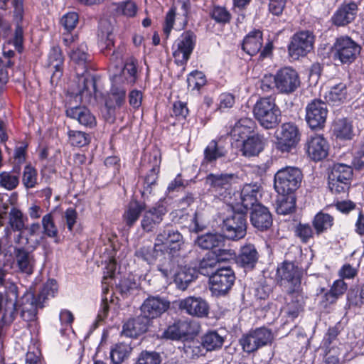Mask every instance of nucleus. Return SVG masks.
I'll list each match as a JSON object with an SVG mask.
<instances>
[{"mask_svg":"<svg viewBox=\"0 0 364 364\" xmlns=\"http://www.w3.org/2000/svg\"><path fill=\"white\" fill-rule=\"evenodd\" d=\"M178 307L182 311L196 318H205L209 314L208 303L200 296H188L178 301Z\"/></svg>","mask_w":364,"mask_h":364,"instance_id":"4be33fe9","label":"nucleus"},{"mask_svg":"<svg viewBox=\"0 0 364 364\" xmlns=\"http://www.w3.org/2000/svg\"><path fill=\"white\" fill-rule=\"evenodd\" d=\"M160 354L156 351L142 350L136 359L134 364H160Z\"/></svg>","mask_w":364,"mask_h":364,"instance_id":"338daca9","label":"nucleus"},{"mask_svg":"<svg viewBox=\"0 0 364 364\" xmlns=\"http://www.w3.org/2000/svg\"><path fill=\"white\" fill-rule=\"evenodd\" d=\"M224 241L223 236L218 233H206L197 237L196 242L204 250H210L218 247Z\"/></svg>","mask_w":364,"mask_h":364,"instance_id":"8fccbe9b","label":"nucleus"},{"mask_svg":"<svg viewBox=\"0 0 364 364\" xmlns=\"http://www.w3.org/2000/svg\"><path fill=\"white\" fill-rule=\"evenodd\" d=\"M235 274L230 267H218L209 278L211 289L218 294L225 295L233 286L235 281Z\"/></svg>","mask_w":364,"mask_h":364,"instance_id":"a211bd4d","label":"nucleus"},{"mask_svg":"<svg viewBox=\"0 0 364 364\" xmlns=\"http://www.w3.org/2000/svg\"><path fill=\"white\" fill-rule=\"evenodd\" d=\"M340 330L337 326H331L328 328L321 341V347L326 354L329 353L333 348L332 344L338 341Z\"/></svg>","mask_w":364,"mask_h":364,"instance_id":"680f3d73","label":"nucleus"},{"mask_svg":"<svg viewBox=\"0 0 364 364\" xmlns=\"http://www.w3.org/2000/svg\"><path fill=\"white\" fill-rule=\"evenodd\" d=\"M218 105L216 111L223 112L232 108L236 102L235 95L231 92H222L218 97Z\"/></svg>","mask_w":364,"mask_h":364,"instance_id":"69168bd1","label":"nucleus"},{"mask_svg":"<svg viewBox=\"0 0 364 364\" xmlns=\"http://www.w3.org/2000/svg\"><path fill=\"white\" fill-rule=\"evenodd\" d=\"M199 328V325L194 321L179 319L167 326L162 333V338L172 341H187L198 333Z\"/></svg>","mask_w":364,"mask_h":364,"instance_id":"9d476101","label":"nucleus"},{"mask_svg":"<svg viewBox=\"0 0 364 364\" xmlns=\"http://www.w3.org/2000/svg\"><path fill=\"white\" fill-rule=\"evenodd\" d=\"M315 36L309 31H301L295 33L291 38L288 46L289 55L294 60L305 57L314 49Z\"/></svg>","mask_w":364,"mask_h":364,"instance_id":"ddd939ff","label":"nucleus"},{"mask_svg":"<svg viewBox=\"0 0 364 364\" xmlns=\"http://www.w3.org/2000/svg\"><path fill=\"white\" fill-rule=\"evenodd\" d=\"M179 266L180 265L178 264V262H176L174 258V255H172V258L159 264L157 269L161 273L164 278L169 279L172 277L173 274L177 269V267Z\"/></svg>","mask_w":364,"mask_h":364,"instance_id":"0e129e2a","label":"nucleus"},{"mask_svg":"<svg viewBox=\"0 0 364 364\" xmlns=\"http://www.w3.org/2000/svg\"><path fill=\"white\" fill-rule=\"evenodd\" d=\"M252 114L264 129H274L282 121V111L272 95L259 97L253 105Z\"/></svg>","mask_w":364,"mask_h":364,"instance_id":"20e7f679","label":"nucleus"},{"mask_svg":"<svg viewBox=\"0 0 364 364\" xmlns=\"http://www.w3.org/2000/svg\"><path fill=\"white\" fill-rule=\"evenodd\" d=\"M259 259V254L252 244H247L240 248L238 255H236V264L245 269L252 270Z\"/></svg>","mask_w":364,"mask_h":364,"instance_id":"c756f323","label":"nucleus"},{"mask_svg":"<svg viewBox=\"0 0 364 364\" xmlns=\"http://www.w3.org/2000/svg\"><path fill=\"white\" fill-rule=\"evenodd\" d=\"M138 7L133 1H124L115 4V13L126 17H134L137 13Z\"/></svg>","mask_w":364,"mask_h":364,"instance_id":"e2e57ef3","label":"nucleus"},{"mask_svg":"<svg viewBox=\"0 0 364 364\" xmlns=\"http://www.w3.org/2000/svg\"><path fill=\"white\" fill-rule=\"evenodd\" d=\"M257 126L255 121L250 117L240 118L231 130V135L236 141L245 139L255 133Z\"/></svg>","mask_w":364,"mask_h":364,"instance_id":"2f4dec72","label":"nucleus"},{"mask_svg":"<svg viewBox=\"0 0 364 364\" xmlns=\"http://www.w3.org/2000/svg\"><path fill=\"white\" fill-rule=\"evenodd\" d=\"M189 9L190 6L181 8V5L173 4L166 14V23H173L175 20L182 23H188L189 21Z\"/></svg>","mask_w":364,"mask_h":364,"instance_id":"864d4df0","label":"nucleus"},{"mask_svg":"<svg viewBox=\"0 0 364 364\" xmlns=\"http://www.w3.org/2000/svg\"><path fill=\"white\" fill-rule=\"evenodd\" d=\"M171 278L173 279V282L178 289L185 290L194 279V276L191 272L190 268L180 265L177 267Z\"/></svg>","mask_w":364,"mask_h":364,"instance_id":"a18cd8bd","label":"nucleus"},{"mask_svg":"<svg viewBox=\"0 0 364 364\" xmlns=\"http://www.w3.org/2000/svg\"><path fill=\"white\" fill-rule=\"evenodd\" d=\"M143 166H147L148 172L144 177V191L141 192L143 196L145 191L151 193L153 187L157 184V181L160 173L161 154L157 149H153L144 155Z\"/></svg>","mask_w":364,"mask_h":364,"instance_id":"4468645a","label":"nucleus"},{"mask_svg":"<svg viewBox=\"0 0 364 364\" xmlns=\"http://www.w3.org/2000/svg\"><path fill=\"white\" fill-rule=\"evenodd\" d=\"M21 181L26 189L33 188L38 184V171L31 163L24 166Z\"/></svg>","mask_w":364,"mask_h":364,"instance_id":"5fc2aeb1","label":"nucleus"},{"mask_svg":"<svg viewBox=\"0 0 364 364\" xmlns=\"http://www.w3.org/2000/svg\"><path fill=\"white\" fill-rule=\"evenodd\" d=\"M150 323L147 318L140 314L124 323L122 334L129 338H137L148 331Z\"/></svg>","mask_w":364,"mask_h":364,"instance_id":"cd10ccee","label":"nucleus"},{"mask_svg":"<svg viewBox=\"0 0 364 364\" xmlns=\"http://www.w3.org/2000/svg\"><path fill=\"white\" fill-rule=\"evenodd\" d=\"M294 236L299 240L302 244H308L311 240L314 238L315 230L309 223L299 222L294 226Z\"/></svg>","mask_w":364,"mask_h":364,"instance_id":"3c124183","label":"nucleus"},{"mask_svg":"<svg viewBox=\"0 0 364 364\" xmlns=\"http://www.w3.org/2000/svg\"><path fill=\"white\" fill-rule=\"evenodd\" d=\"M164 255V250L159 248L155 241L154 245H142L134 252L138 260H141L151 265L156 263L159 256Z\"/></svg>","mask_w":364,"mask_h":364,"instance_id":"c9c22d12","label":"nucleus"},{"mask_svg":"<svg viewBox=\"0 0 364 364\" xmlns=\"http://www.w3.org/2000/svg\"><path fill=\"white\" fill-rule=\"evenodd\" d=\"M361 51V47L350 37H341L334 43L333 58L339 60L341 64H351Z\"/></svg>","mask_w":364,"mask_h":364,"instance_id":"f8f14e48","label":"nucleus"},{"mask_svg":"<svg viewBox=\"0 0 364 364\" xmlns=\"http://www.w3.org/2000/svg\"><path fill=\"white\" fill-rule=\"evenodd\" d=\"M334 224V218L322 210L318 212L312 219V226L316 236L326 232Z\"/></svg>","mask_w":364,"mask_h":364,"instance_id":"79ce46f5","label":"nucleus"},{"mask_svg":"<svg viewBox=\"0 0 364 364\" xmlns=\"http://www.w3.org/2000/svg\"><path fill=\"white\" fill-rule=\"evenodd\" d=\"M70 144L73 146L83 147L90 142L88 134L77 130H69L68 132Z\"/></svg>","mask_w":364,"mask_h":364,"instance_id":"052dcab7","label":"nucleus"},{"mask_svg":"<svg viewBox=\"0 0 364 364\" xmlns=\"http://www.w3.org/2000/svg\"><path fill=\"white\" fill-rule=\"evenodd\" d=\"M207 82L206 76L203 72L195 70L187 76L188 87L199 91Z\"/></svg>","mask_w":364,"mask_h":364,"instance_id":"bf43d9fd","label":"nucleus"},{"mask_svg":"<svg viewBox=\"0 0 364 364\" xmlns=\"http://www.w3.org/2000/svg\"><path fill=\"white\" fill-rule=\"evenodd\" d=\"M17 298H18V287H10L6 292L5 307L0 319V339L5 337L6 331L18 315Z\"/></svg>","mask_w":364,"mask_h":364,"instance_id":"9b49d317","label":"nucleus"},{"mask_svg":"<svg viewBox=\"0 0 364 364\" xmlns=\"http://www.w3.org/2000/svg\"><path fill=\"white\" fill-rule=\"evenodd\" d=\"M353 179V167L343 163H334L328 173V188L333 195L348 194Z\"/></svg>","mask_w":364,"mask_h":364,"instance_id":"39448f33","label":"nucleus"},{"mask_svg":"<svg viewBox=\"0 0 364 364\" xmlns=\"http://www.w3.org/2000/svg\"><path fill=\"white\" fill-rule=\"evenodd\" d=\"M155 241L160 246L166 245L169 253L174 255L178 252L182 245L183 236L172 225H166L156 235Z\"/></svg>","mask_w":364,"mask_h":364,"instance_id":"aec40b11","label":"nucleus"},{"mask_svg":"<svg viewBox=\"0 0 364 364\" xmlns=\"http://www.w3.org/2000/svg\"><path fill=\"white\" fill-rule=\"evenodd\" d=\"M305 111V120L311 130H321L325 127L328 112L325 102L314 99L307 104Z\"/></svg>","mask_w":364,"mask_h":364,"instance_id":"2eb2a0df","label":"nucleus"},{"mask_svg":"<svg viewBox=\"0 0 364 364\" xmlns=\"http://www.w3.org/2000/svg\"><path fill=\"white\" fill-rule=\"evenodd\" d=\"M132 350L130 345L124 342L116 343L110 350V359L112 364H121L129 357Z\"/></svg>","mask_w":364,"mask_h":364,"instance_id":"09e8293b","label":"nucleus"},{"mask_svg":"<svg viewBox=\"0 0 364 364\" xmlns=\"http://www.w3.org/2000/svg\"><path fill=\"white\" fill-rule=\"evenodd\" d=\"M217 259L214 256V252H210L205 255L198 264V272L200 274L210 277L213 274L217 267Z\"/></svg>","mask_w":364,"mask_h":364,"instance_id":"603ef678","label":"nucleus"},{"mask_svg":"<svg viewBox=\"0 0 364 364\" xmlns=\"http://www.w3.org/2000/svg\"><path fill=\"white\" fill-rule=\"evenodd\" d=\"M351 166L355 171H364V137L360 141L358 149L353 157Z\"/></svg>","mask_w":364,"mask_h":364,"instance_id":"774afa93","label":"nucleus"},{"mask_svg":"<svg viewBox=\"0 0 364 364\" xmlns=\"http://www.w3.org/2000/svg\"><path fill=\"white\" fill-rule=\"evenodd\" d=\"M277 91L283 95L294 92L301 85L299 73L290 66L281 68L276 72Z\"/></svg>","mask_w":364,"mask_h":364,"instance_id":"f3484780","label":"nucleus"},{"mask_svg":"<svg viewBox=\"0 0 364 364\" xmlns=\"http://www.w3.org/2000/svg\"><path fill=\"white\" fill-rule=\"evenodd\" d=\"M48 67L54 69L51 79L56 77L60 78L63 75L64 57L63 52L59 46H53L51 48L48 54Z\"/></svg>","mask_w":364,"mask_h":364,"instance_id":"4c0bfd02","label":"nucleus"},{"mask_svg":"<svg viewBox=\"0 0 364 364\" xmlns=\"http://www.w3.org/2000/svg\"><path fill=\"white\" fill-rule=\"evenodd\" d=\"M19 185V173L14 171L0 173V186L8 191L16 189Z\"/></svg>","mask_w":364,"mask_h":364,"instance_id":"13d9d810","label":"nucleus"},{"mask_svg":"<svg viewBox=\"0 0 364 364\" xmlns=\"http://www.w3.org/2000/svg\"><path fill=\"white\" fill-rule=\"evenodd\" d=\"M189 114L187 103L180 100L173 103L172 113L171 117H174L176 122H171V124L176 126L177 123L183 124Z\"/></svg>","mask_w":364,"mask_h":364,"instance_id":"6e6d98bb","label":"nucleus"},{"mask_svg":"<svg viewBox=\"0 0 364 364\" xmlns=\"http://www.w3.org/2000/svg\"><path fill=\"white\" fill-rule=\"evenodd\" d=\"M196 36L193 31L188 30L181 33L176 41V48H173V57L178 66L187 64L195 48Z\"/></svg>","mask_w":364,"mask_h":364,"instance_id":"dca6fc26","label":"nucleus"},{"mask_svg":"<svg viewBox=\"0 0 364 364\" xmlns=\"http://www.w3.org/2000/svg\"><path fill=\"white\" fill-rule=\"evenodd\" d=\"M13 253L14 262L19 272L31 274L35 262L32 253L24 247H14Z\"/></svg>","mask_w":364,"mask_h":364,"instance_id":"c85d7f7f","label":"nucleus"},{"mask_svg":"<svg viewBox=\"0 0 364 364\" xmlns=\"http://www.w3.org/2000/svg\"><path fill=\"white\" fill-rule=\"evenodd\" d=\"M329 143L323 134H314L307 137L304 150L306 156L313 161L318 162L328 156Z\"/></svg>","mask_w":364,"mask_h":364,"instance_id":"6ab92c4d","label":"nucleus"},{"mask_svg":"<svg viewBox=\"0 0 364 364\" xmlns=\"http://www.w3.org/2000/svg\"><path fill=\"white\" fill-rule=\"evenodd\" d=\"M303 173L294 166H286L277 171L274 178V186L279 194H293L301 186Z\"/></svg>","mask_w":364,"mask_h":364,"instance_id":"423d86ee","label":"nucleus"},{"mask_svg":"<svg viewBox=\"0 0 364 364\" xmlns=\"http://www.w3.org/2000/svg\"><path fill=\"white\" fill-rule=\"evenodd\" d=\"M331 131L338 141H351L355 136L353 121L348 117L336 118L332 122Z\"/></svg>","mask_w":364,"mask_h":364,"instance_id":"bb28decb","label":"nucleus"},{"mask_svg":"<svg viewBox=\"0 0 364 364\" xmlns=\"http://www.w3.org/2000/svg\"><path fill=\"white\" fill-rule=\"evenodd\" d=\"M42 226L43 234L48 237L54 238L55 242L58 243V230L55 224L53 215L49 213L45 215L42 218Z\"/></svg>","mask_w":364,"mask_h":364,"instance_id":"4d7b16f0","label":"nucleus"},{"mask_svg":"<svg viewBox=\"0 0 364 364\" xmlns=\"http://www.w3.org/2000/svg\"><path fill=\"white\" fill-rule=\"evenodd\" d=\"M223 237L231 240H239L247 234V215L244 212L234 211L231 215L223 220L221 227Z\"/></svg>","mask_w":364,"mask_h":364,"instance_id":"1a4fd4ad","label":"nucleus"},{"mask_svg":"<svg viewBox=\"0 0 364 364\" xmlns=\"http://www.w3.org/2000/svg\"><path fill=\"white\" fill-rule=\"evenodd\" d=\"M358 6L354 2L342 5L332 17V23H351L357 16Z\"/></svg>","mask_w":364,"mask_h":364,"instance_id":"ea45409f","label":"nucleus"},{"mask_svg":"<svg viewBox=\"0 0 364 364\" xmlns=\"http://www.w3.org/2000/svg\"><path fill=\"white\" fill-rule=\"evenodd\" d=\"M112 24H101L98 29L97 36L101 52L106 56L111 55L112 58H117L118 53L114 49V34Z\"/></svg>","mask_w":364,"mask_h":364,"instance_id":"a878e982","label":"nucleus"},{"mask_svg":"<svg viewBox=\"0 0 364 364\" xmlns=\"http://www.w3.org/2000/svg\"><path fill=\"white\" fill-rule=\"evenodd\" d=\"M57 291L54 280L46 283L37 296L31 291L26 290L23 294L17 299L18 307L21 310V317L26 321H33L36 317L38 309L44 307V302L49 296H54Z\"/></svg>","mask_w":364,"mask_h":364,"instance_id":"7ed1b4c3","label":"nucleus"},{"mask_svg":"<svg viewBox=\"0 0 364 364\" xmlns=\"http://www.w3.org/2000/svg\"><path fill=\"white\" fill-rule=\"evenodd\" d=\"M262 43V31L255 30L245 37L242 44V49L250 56H254L260 51Z\"/></svg>","mask_w":364,"mask_h":364,"instance_id":"e433bc0d","label":"nucleus"},{"mask_svg":"<svg viewBox=\"0 0 364 364\" xmlns=\"http://www.w3.org/2000/svg\"><path fill=\"white\" fill-rule=\"evenodd\" d=\"M228 151L218 142L213 139L211 140L203 151V159L202 165L215 164L217 160L224 158L227 156Z\"/></svg>","mask_w":364,"mask_h":364,"instance_id":"72a5a7b5","label":"nucleus"},{"mask_svg":"<svg viewBox=\"0 0 364 364\" xmlns=\"http://www.w3.org/2000/svg\"><path fill=\"white\" fill-rule=\"evenodd\" d=\"M170 306V302L159 296H149L142 303L141 315L151 323L153 319L160 317Z\"/></svg>","mask_w":364,"mask_h":364,"instance_id":"412c9836","label":"nucleus"},{"mask_svg":"<svg viewBox=\"0 0 364 364\" xmlns=\"http://www.w3.org/2000/svg\"><path fill=\"white\" fill-rule=\"evenodd\" d=\"M168 203L166 198H160L153 206L146 209V203L132 197L127 205L122 219L128 229L133 228L144 213L141 227L144 231L150 232L160 225L168 213Z\"/></svg>","mask_w":364,"mask_h":364,"instance_id":"f03ea898","label":"nucleus"},{"mask_svg":"<svg viewBox=\"0 0 364 364\" xmlns=\"http://www.w3.org/2000/svg\"><path fill=\"white\" fill-rule=\"evenodd\" d=\"M28 221V217L22 211L16 208H11L9 212V225L14 232H19V237H23L24 234L26 223Z\"/></svg>","mask_w":364,"mask_h":364,"instance_id":"49530a36","label":"nucleus"},{"mask_svg":"<svg viewBox=\"0 0 364 364\" xmlns=\"http://www.w3.org/2000/svg\"><path fill=\"white\" fill-rule=\"evenodd\" d=\"M262 196L261 186L257 183H247L243 186L240 191V203L242 208L240 210L247 215L248 210L252 209L255 205L261 204L259 198Z\"/></svg>","mask_w":364,"mask_h":364,"instance_id":"393cba45","label":"nucleus"},{"mask_svg":"<svg viewBox=\"0 0 364 364\" xmlns=\"http://www.w3.org/2000/svg\"><path fill=\"white\" fill-rule=\"evenodd\" d=\"M275 277L277 284L281 286L289 283L295 287L301 284V272L293 262L285 260L278 264Z\"/></svg>","mask_w":364,"mask_h":364,"instance_id":"5701e85b","label":"nucleus"},{"mask_svg":"<svg viewBox=\"0 0 364 364\" xmlns=\"http://www.w3.org/2000/svg\"><path fill=\"white\" fill-rule=\"evenodd\" d=\"M29 144L26 140L18 141L14 147L12 159L13 171L20 173L21 166L26 163L28 156Z\"/></svg>","mask_w":364,"mask_h":364,"instance_id":"c03bdc74","label":"nucleus"},{"mask_svg":"<svg viewBox=\"0 0 364 364\" xmlns=\"http://www.w3.org/2000/svg\"><path fill=\"white\" fill-rule=\"evenodd\" d=\"M233 178L234 174L232 173H210L207 176V181L211 188L221 195L223 190L226 191L230 189Z\"/></svg>","mask_w":364,"mask_h":364,"instance_id":"58836bf2","label":"nucleus"},{"mask_svg":"<svg viewBox=\"0 0 364 364\" xmlns=\"http://www.w3.org/2000/svg\"><path fill=\"white\" fill-rule=\"evenodd\" d=\"M266 139L263 134L256 133L242 139L241 151L242 155L247 157L258 156L265 146Z\"/></svg>","mask_w":364,"mask_h":364,"instance_id":"7c9ffc66","label":"nucleus"},{"mask_svg":"<svg viewBox=\"0 0 364 364\" xmlns=\"http://www.w3.org/2000/svg\"><path fill=\"white\" fill-rule=\"evenodd\" d=\"M87 50L86 45L81 44L71 51L70 57L75 64L77 79V90L73 94L79 96L81 101L90 102L92 98L97 97L99 75L93 73L97 68Z\"/></svg>","mask_w":364,"mask_h":364,"instance_id":"f257e3e1","label":"nucleus"},{"mask_svg":"<svg viewBox=\"0 0 364 364\" xmlns=\"http://www.w3.org/2000/svg\"><path fill=\"white\" fill-rule=\"evenodd\" d=\"M225 336H221L216 330L207 331L200 338L201 343L206 351H216L222 348L225 343Z\"/></svg>","mask_w":364,"mask_h":364,"instance_id":"a19ab883","label":"nucleus"},{"mask_svg":"<svg viewBox=\"0 0 364 364\" xmlns=\"http://www.w3.org/2000/svg\"><path fill=\"white\" fill-rule=\"evenodd\" d=\"M272 332L266 327L251 329L239 338L238 343L244 353L255 354L259 349L272 343Z\"/></svg>","mask_w":364,"mask_h":364,"instance_id":"6e6552de","label":"nucleus"},{"mask_svg":"<svg viewBox=\"0 0 364 364\" xmlns=\"http://www.w3.org/2000/svg\"><path fill=\"white\" fill-rule=\"evenodd\" d=\"M301 136V132L296 123L284 122L275 132L274 148L282 154L287 155L298 146Z\"/></svg>","mask_w":364,"mask_h":364,"instance_id":"0eeeda50","label":"nucleus"},{"mask_svg":"<svg viewBox=\"0 0 364 364\" xmlns=\"http://www.w3.org/2000/svg\"><path fill=\"white\" fill-rule=\"evenodd\" d=\"M250 222L257 230L264 232L272 226V215L268 208L262 204H257L251 209Z\"/></svg>","mask_w":364,"mask_h":364,"instance_id":"b1692460","label":"nucleus"},{"mask_svg":"<svg viewBox=\"0 0 364 364\" xmlns=\"http://www.w3.org/2000/svg\"><path fill=\"white\" fill-rule=\"evenodd\" d=\"M348 95V89L346 84L339 82L333 85L329 91L326 93L325 99L326 102L333 106H338L346 100Z\"/></svg>","mask_w":364,"mask_h":364,"instance_id":"37998d69","label":"nucleus"},{"mask_svg":"<svg viewBox=\"0 0 364 364\" xmlns=\"http://www.w3.org/2000/svg\"><path fill=\"white\" fill-rule=\"evenodd\" d=\"M120 76L124 84L130 86L136 84L139 78V63L136 58L131 56L125 60Z\"/></svg>","mask_w":364,"mask_h":364,"instance_id":"f704fd0d","label":"nucleus"},{"mask_svg":"<svg viewBox=\"0 0 364 364\" xmlns=\"http://www.w3.org/2000/svg\"><path fill=\"white\" fill-rule=\"evenodd\" d=\"M66 114L70 118L77 119L80 124L86 127L92 128L96 125L95 117L86 107H70L67 109Z\"/></svg>","mask_w":364,"mask_h":364,"instance_id":"473e14b6","label":"nucleus"},{"mask_svg":"<svg viewBox=\"0 0 364 364\" xmlns=\"http://www.w3.org/2000/svg\"><path fill=\"white\" fill-rule=\"evenodd\" d=\"M281 199L278 201L276 211L279 215H288L296 211V194H280Z\"/></svg>","mask_w":364,"mask_h":364,"instance_id":"de8ad7c7","label":"nucleus"}]
</instances>
